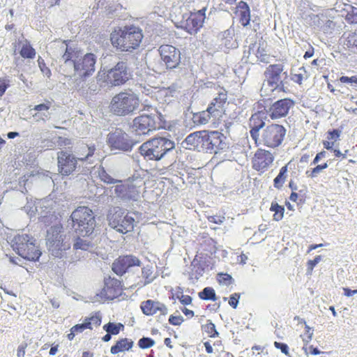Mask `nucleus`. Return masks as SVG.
Instances as JSON below:
<instances>
[{
    "label": "nucleus",
    "mask_w": 357,
    "mask_h": 357,
    "mask_svg": "<svg viewBox=\"0 0 357 357\" xmlns=\"http://www.w3.org/2000/svg\"><path fill=\"white\" fill-rule=\"evenodd\" d=\"M207 8L203 7L195 13H190L189 17L184 22L183 29L190 35H195L203 26L206 19Z\"/></svg>",
    "instance_id": "18"
},
{
    "label": "nucleus",
    "mask_w": 357,
    "mask_h": 357,
    "mask_svg": "<svg viewBox=\"0 0 357 357\" xmlns=\"http://www.w3.org/2000/svg\"><path fill=\"white\" fill-rule=\"evenodd\" d=\"M210 153H218L229 149L227 137L218 130L210 131Z\"/></svg>",
    "instance_id": "21"
},
{
    "label": "nucleus",
    "mask_w": 357,
    "mask_h": 357,
    "mask_svg": "<svg viewBox=\"0 0 357 357\" xmlns=\"http://www.w3.org/2000/svg\"><path fill=\"white\" fill-rule=\"evenodd\" d=\"M155 340L149 337H142L138 341V346L142 349H149L155 344Z\"/></svg>",
    "instance_id": "44"
},
{
    "label": "nucleus",
    "mask_w": 357,
    "mask_h": 357,
    "mask_svg": "<svg viewBox=\"0 0 357 357\" xmlns=\"http://www.w3.org/2000/svg\"><path fill=\"white\" fill-rule=\"evenodd\" d=\"M202 137V145L204 146V150L203 152L204 153H210V131L209 130H203Z\"/></svg>",
    "instance_id": "50"
},
{
    "label": "nucleus",
    "mask_w": 357,
    "mask_h": 357,
    "mask_svg": "<svg viewBox=\"0 0 357 357\" xmlns=\"http://www.w3.org/2000/svg\"><path fill=\"white\" fill-rule=\"evenodd\" d=\"M60 57L59 71L73 81L76 89H83L86 79L96 71L97 55L92 52H86L71 40L57 43Z\"/></svg>",
    "instance_id": "1"
},
{
    "label": "nucleus",
    "mask_w": 357,
    "mask_h": 357,
    "mask_svg": "<svg viewBox=\"0 0 357 357\" xmlns=\"http://www.w3.org/2000/svg\"><path fill=\"white\" fill-rule=\"evenodd\" d=\"M220 107H218L216 106L215 103L211 101V103L208 105L206 111L209 114H211V116L216 118L220 114Z\"/></svg>",
    "instance_id": "53"
},
{
    "label": "nucleus",
    "mask_w": 357,
    "mask_h": 357,
    "mask_svg": "<svg viewBox=\"0 0 357 357\" xmlns=\"http://www.w3.org/2000/svg\"><path fill=\"white\" fill-rule=\"evenodd\" d=\"M273 160L274 158L270 151L259 149L255 154L253 167L257 171L264 170Z\"/></svg>",
    "instance_id": "24"
},
{
    "label": "nucleus",
    "mask_w": 357,
    "mask_h": 357,
    "mask_svg": "<svg viewBox=\"0 0 357 357\" xmlns=\"http://www.w3.org/2000/svg\"><path fill=\"white\" fill-rule=\"evenodd\" d=\"M286 132L287 130L282 125L272 123L261 130L259 139L255 144L273 149L277 148L282 144Z\"/></svg>",
    "instance_id": "13"
},
{
    "label": "nucleus",
    "mask_w": 357,
    "mask_h": 357,
    "mask_svg": "<svg viewBox=\"0 0 357 357\" xmlns=\"http://www.w3.org/2000/svg\"><path fill=\"white\" fill-rule=\"evenodd\" d=\"M227 99V95L226 92H220L218 96L214 98L212 100L213 102L216 104L218 107L221 109L223 107Z\"/></svg>",
    "instance_id": "46"
},
{
    "label": "nucleus",
    "mask_w": 357,
    "mask_h": 357,
    "mask_svg": "<svg viewBox=\"0 0 357 357\" xmlns=\"http://www.w3.org/2000/svg\"><path fill=\"white\" fill-rule=\"evenodd\" d=\"M266 113L263 110L253 114L249 119L250 135L254 142L259 139L261 130L265 127Z\"/></svg>",
    "instance_id": "20"
},
{
    "label": "nucleus",
    "mask_w": 357,
    "mask_h": 357,
    "mask_svg": "<svg viewBox=\"0 0 357 357\" xmlns=\"http://www.w3.org/2000/svg\"><path fill=\"white\" fill-rule=\"evenodd\" d=\"M126 211L121 207L114 206L107 215L109 227L123 234L132 231L135 222V218L130 216L129 211Z\"/></svg>",
    "instance_id": "11"
},
{
    "label": "nucleus",
    "mask_w": 357,
    "mask_h": 357,
    "mask_svg": "<svg viewBox=\"0 0 357 357\" xmlns=\"http://www.w3.org/2000/svg\"><path fill=\"white\" fill-rule=\"evenodd\" d=\"M273 103L271 98L261 100L259 102V108L261 109V110H263L266 113V116H267L269 108Z\"/></svg>",
    "instance_id": "54"
},
{
    "label": "nucleus",
    "mask_w": 357,
    "mask_h": 357,
    "mask_svg": "<svg viewBox=\"0 0 357 357\" xmlns=\"http://www.w3.org/2000/svg\"><path fill=\"white\" fill-rule=\"evenodd\" d=\"M99 176L102 181L107 184L119 183L120 181L114 178L109 174H108L104 168H101V171L99 172Z\"/></svg>",
    "instance_id": "43"
},
{
    "label": "nucleus",
    "mask_w": 357,
    "mask_h": 357,
    "mask_svg": "<svg viewBox=\"0 0 357 357\" xmlns=\"http://www.w3.org/2000/svg\"><path fill=\"white\" fill-rule=\"evenodd\" d=\"M331 163V160H329L323 164L317 165L314 168L311 169L310 170H307L305 172V174L307 177L313 178L316 177L324 169L328 168Z\"/></svg>",
    "instance_id": "39"
},
{
    "label": "nucleus",
    "mask_w": 357,
    "mask_h": 357,
    "mask_svg": "<svg viewBox=\"0 0 357 357\" xmlns=\"http://www.w3.org/2000/svg\"><path fill=\"white\" fill-rule=\"evenodd\" d=\"M218 280L220 284H223L225 285H229L234 281L231 275L224 273H219L218 274Z\"/></svg>",
    "instance_id": "47"
},
{
    "label": "nucleus",
    "mask_w": 357,
    "mask_h": 357,
    "mask_svg": "<svg viewBox=\"0 0 357 357\" xmlns=\"http://www.w3.org/2000/svg\"><path fill=\"white\" fill-rule=\"evenodd\" d=\"M306 344L303 347V350L304 351L305 354L307 355L308 354H310L312 355L316 356L319 355L321 353H322L318 347H314L313 345L309 346V347H305Z\"/></svg>",
    "instance_id": "63"
},
{
    "label": "nucleus",
    "mask_w": 357,
    "mask_h": 357,
    "mask_svg": "<svg viewBox=\"0 0 357 357\" xmlns=\"http://www.w3.org/2000/svg\"><path fill=\"white\" fill-rule=\"evenodd\" d=\"M202 328L208 334L210 337L214 338L219 336V333L216 330L215 324H213L210 319L207 320L206 324L202 325Z\"/></svg>",
    "instance_id": "40"
},
{
    "label": "nucleus",
    "mask_w": 357,
    "mask_h": 357,
    "mask_svg": "<svg viewBox=\"0 0 357 357\" xmlns=\"http://www.w3.org/2000/svg\"><path fill=\"white\" fill-rule=\"evenodd\" d=\"M140 100L137 94L131 91H124L112 97L109 112L117 116L133 115L139 109Z\"/></svg>",
    "instance_id": "7"
},
{
    "label": "nucleus",
    "mask_w": 357,
    "mask_h": 357,
    "mask_svg": "<svg viewBox=\"0 0 357 357\" xmlns=\"http://www.w3.org/2000/svg\"><path fill=\"white\" fill-rule=\"evenodd\" d=\"M31 211H36L39 215V219H41L42 221L46 222L45 219L48 216V213H50L52 211V208H50L48 206H45L43 202H38L35 204L34 210L30 209Z\"/></svg>",
    "instance_id": "35"
},
{
    "label": "nucleus",
    "mask_w": 357,
    "mask_h": 357,
    "mask_svg": "<svg viewBox=\"0 0 357 357\" xmlns=\"http://www.w3.org/2000/svg\"><path fill=\"white\" fill-rule=\"evenodd\" d=\"M267 84L273 87L272 91L288 92L289 82L287 72H284V65L281 63L269 65L264 73Z\"/></svg>",
    "instance_id": "12"
},
{
    "label": "nucleus",
    "mask_w": 357,
    "mask_h": 357,
    "mask_svg": "<svg viewBox=\"0 0 357 357\" xmlns=\"http://www.w3.org/2000/svg\"><path fill=\"white\" fill-rule=\"evenodd\" d=\"M103 330L107 333L113 335H118L121 331L124 329V326L121 323L108 322L103 326Z\"/></svg>",
    "instance_id": "37"
},
{
    "label": "nucleus",
    "mask_w": 357,
    "mask_h": 357,
    "mask_svg": "<svg viewBox=\"0 0 357 357\" xmlns=\"http://www.w3.org/2000/svg\"><path fill=\"white\" fill-rule=\"evenodd\" d=\"M250 11L240 12L239 22L243 26L247 28L250 24Z\"/></svg>",
    "instance_id": "48"
},
{
    "label": "nucleus",
    "mask_w": 357,
    "mask_h": 357,
    "mask_svg": "<svg viewBox=\"0 0 357 357\" xmlns=\"http://www.w3.org/2000/svg\"><path fill=\"white\" fill-rule=\"evenodd\" d=\"M144 110L148 112L142 114L132 120V128L138 135H149L151 132L162 128L165 123L163 115L156 108L148 106Z\"/></svg>",
    "instance_id": "6"
},
{
    "label": "nucleus",
    "mask_w": 357,
    "mask_h": 357,
    "mask_svg": "<svg viewBox=\"0 0 357 357\" xmlns=\"http://www.w3.org/2000/svg\"><path fill=\"white\" fill-rule=\"evenodd\" d=\"M152 267L149 266H146L143 267L142 269V277L145 279L144 285H147L151 283L155 277H151L152 274Z\"/></svg>",
    "instance_id": "42"
},
{
    "label": "nucleus",
    "mask_w": 357,
    "mask_h": 357,
    "mask_svg": "<svg viewBox=\"0 0 357 357\" xmlns=\"http://www.w3.org/2000/svg\"><path fill=\"white\" fill-rule=\"evenodd\" d=\"M342 130L340 129H330L327 131V138L328 140H337L340 138Z\"/></svg>",
    "instance_id": "58"
},
{
    "label": "nucleus",
    "mask_w": 357,
    "mask_h": 357,
    "mask_svg": "<svg viewBox=\"0 0 357 357\" xmlns=\"http://www.w3.org/2000/svg\"><path fill=\"white\" fill-rule=\"evenodd\" d=\"M255 55L258 60H259L261 62L263 63H268V55L265 53V50L264 48H261L260 46H259L256 50Z\"/></svg>",
    "instance_id": "56"
},
{
    "label": "nucleus",
    "mask_w": 357,
    "mask_h": 357,
    "mask_svg": "<svg viewBox=\"0 0 357 357\" xmlns=\"http://www.w3.org/2000/svg\"><path fill=\"white\" fill-rule=\"evenodd\" d=\"M211 117L206 110L194 113L192 116V121L195 124L201 125L206 124L208 122V120Z\"/></svg>",
    "instance_id": "38"
},
{
    "label": "nucleus",
    "mask_w": 357,
    "mask_h": 357,
    "mask_svg": "<svg viewBox=\"0 0 357 357\" xmlns=\"http://www.w3.org/2000/svg\"><path fill=\"white\" fill-rule=\"evenodd\" d=\"M294 103L292 99L288 98L278 100L270 107L268 115L273 120L285 117Z\"/></svg>",
    "instance_id": "19"
},
{
    "label": "nucleus",
    "mask_w": 357,
    "mask_h": 357,
    "mask_svg": "<svg viewBox=\"0 0 357 357\" xmlns=\"http://www.w3.org/2000/svg\"><path fill=\"white\" fill-rule=\"evenodd\" d=\"M270 211L274 213L273 215V220L278 222L284 218V207L280 205L276 201L272 202Z\"/></svg>",
    "instance_id": "34"
},
{
    "label": "nucleus",
    "mask_w": 357,
    "mask_h": 357,
    "mask_svg": "<svg viewBox=\"0 0 357 357\" xmlns=\"http://www.w3.org/2000/svg\"><path fill=\"white\" fill-rule=\"evenodd\" d=\"M346 19L351 24H357V8L351 7L347 12Z\"/></svg>",
    "instance_id": "55"
},
{
    "label": "nucleus",
    "mask_w": 357,
    "mask_h": 357,
    "mask_svg": "<svg viewBox=\"0 0 357 357\" xmlns=\"http://www.w3.org/2000/svg\"><path fill=\"white\" fill-rule=\"evenodd\" d=\"M158 51L161 62L146 63L149 69L155 73H160L165 68L168 70L181 69L183 64L181 61V52L178 48L172 45L163 44L159 47Z\"/></svg>",
    "instance_id": "8"
},
{
    "label": "nucleus",
    "mask_w": 357,
    "mask_h": 357,
    "mask_svg": "<svg viewBox=\"0 0 357 357\" xmlns=\"http://www.w3.org/2000/svg\"><path fill=\"white\" fill-rule=\"evenodd\" d=\"M36 242V240L29 234H18L13 238L12 247L24 259L36 262L42 255V251Z\"/></svg>",
    "instance_id": "10"
},
{
    "label": "nucleus",
    "mask_w": 357,
    "mask_h": 357,
    "mask_svg": "<svg viewBox=\"0 0 357 357\" xmlns=\"http://www.w3.org/2000/svg\"><path fill=\"white\" fill-rule=\"evenodd\" d=\"M57 169L63 178L70 175L87 174L88 167H82L79 162H83L81 157H77L70 151L61 150L57 152Z\"/></svg>",
    "instance_id": "9"
},
{
    "label": "nucleus",
    "mask_w": 357,
    "mask_h": 357,
    "mask_svg": "<svg viewBox=\"0 0 357 357\" xmlns=\"http://www.w3.org/2000/svg\"><path fill=\"white\" fill-rule=\"evenodd\" d=\"M38 67L40 68V71L43 74V75L50 78L52 75V73L50 69L46 66L44 59L39 56L38 59Z\"/></svg>",
    "instance_id": "51"
},
{
    "label": "nucleus",
    "mask_w": 357,
    "mask_h": 357,
    "mask_svg": "<svg viewBox=\"0 0 357 357\" xmlns=\"http://www.w3.org/2000/svg\"><path fill=\"white\" fill-rule=\"evenodd\" d=\"M321 256L317 255L314 259H310L307 262L306 275H311L314 268L321 261Z\"/></svg>",
    "instance_id": "45"
},
{
    "label": "nucleus",
    "mask_w": 357,
    "mask_h": 357,
    "mask_svg": "<svg viewBox=\"0 0 357 357\" xmlns=\"http://www.w3.org/2000/svg\"><path fill=\"white\" fill-rule=\"evenodd\" d=\"M322 22L321 30L326 34H332L335 30L336 23L331 20H326L325 22L322 20Z\"/></svg>",
    "instance_id": "41"
},
{
    "label": "nucleus",
    "mask_w": 357,
    "mask_h": 357,
    "mask_svg": "<svg viewBox=\"0 0 357 357\" xmlns=\"http://www.w3.org/2000/svg\"><path fill=\"white\" fill-rule=\"evenodd\" d=\"M36 50L31 46L29 41L26 40V43L22 45L20 50V56L24 59H33L36 56Z\"/></svg>",
    "instance_id": "33"
},
{
    "label": "nucleus",
    "mask_w": 357,
    "mask_h": 357,
    "mask_svg": "<svg viewBox=\"0 0 357 357\" xmlns=\"http://www.w3.org/2000/svg\"><path fill=\"white\" fill-rule=\"evenodd\" d=\"M210 153H218L229 149L227 137L218 130L210 131Z\"/></svg>",
    "instance_id": "22"
},
{
    "label": "nucleus",
    "mask_w": 357,
    "mask_h": 357,
    "mask_svg": "<svg viewBox=\"0 0 357 357\" xmlns=\"http://www.w3.org/2000/svg\"><path fill=\"white\" fill-rule=\"evenodd\" d=\"M231 17V13L227 10L225 5L220 3L217 7H212L208 13V17H212L213 20H219L222 18L226 21H229Z\"/></svg>",
    "instance_id": "30"
},
{
    "label": "nucleus",
    "mask_w": 357,
    "mask_h": 357,
    "mask_svg": "<svg viewBox=\"0 0 357 357\" xmlns=\"http://www.w3.org/2000/svg\"><path fill=\"white\" fill-rule=\"evenodd\" d=\"M273 344L274 347L276 349H280L282 354L289 356V346L286 343L275 341Z\"/></svg>",
    "instance_id": "62"
},
{
    "label": "nucleus",
    "mask_w": 357,
    "mask_h": 357,
    "mask_svg": "<svg viewBox=\"0 0 357 357\" xmlns=\"http://www.w3.org/2000/svg\"><path fill=\"white\" fill-rule=\"evenodd\" d=\"M105 285L110 291L109 298H119L122 293L121 282L117 279L113 278L109 282H105Z\"/></svg>",
    "instance_id": "31"
},
{
    "label": "nucleus",
    "mask_w": 357,
    "mask_h": 357,
    "mask_svg": "<svg viewBox=\"0 0 357 357\" xmlns=\"http://www.w3.org/2000/svg\"><path fill=\"white\" fill-rule=\"evenodd\" d=\"M203 130L197 131L188 135L183 143H185L187 145L190 146L188 149L197 151L199 152H203L204 146L202 145V137Z\"/></svg>",
    "instance_id": "27"
},
{
    "label": "nucleus",
    "mask_w": 357,
    "mask_h": 357,
    "mask_svg": "<svg viewBox=\"0 0 357 357\" xmlns=\"http://www.w3.org/2000/svg\"><path fill=\"white\" fill-rule=\"evenodd\" d=\"M287 165H286L282 167L279 171V174L273 179V186L278 190L282 188L286 181L288 171Z\"/></svg>",
    "instance_id": "32"
},
{
    "label": "nucleus",
    "mask_w": 357,
    "mask_h": 357,
    "mask_svg": "<svg viewBox=\"0 0 357 357\" xmlns=\"http://www.w3.org/2000/svg\"><path fill=\"white\" fill-rule=\"evenodd\" d=\"M96 216L89 207L78 206L70 215L67 227L80 235L100 234L101 225L97 222Z\"/></svg>",
    "instance_id": "4"
},
{
    "label": "nucleus",
    "mask_w": 357,
    "mask_h": 357,
    "mask_svg": "<svg viewBox=\"0 0 357 357\" xmlns=\"http://www.w3.org/2000/svg\"><path fill=\"white\" fill-rule=\"evenodd\" d=\"M10 86V81L8 79L4 77H0V97L3 96Z\"/></svg>",
    "instance_id": "61"
},
{
    "label": "nucleus",
    "mask_w": 357,
    "mask_h": 357,
    "mask_svg": "<svg viewBox=\"0 0 357 357\" xmlns=\"http://www.w3.org/2000/svg\"><path fill=\"white\" fill-rule=\"evenodd\" d=\"M339 81L343 84H350L351 85L357 86V76H344L342 75L339 78Z\"/></svg>",
    "instance_id": "60"
},
{
    "label": "nucleus",
    "mask_w": 357,
    "mask_h": 357,
    "mask_svg": "<svg viewBox=\"0 0 357 357\" xmlns=\"http://www.w3.org/2000/svg\"><path fill=\"white\" fill-rule=\"evenodd\" d=\"M198 296L200 299L204 301H215L218 299L215 291L211 287H206L204 288L198 293Z\"/></svg>",
    "instance_id": "36"
},
{
    "label": "nucleus",
    "mask_w": 357,
    "mask_h": 357,
    "mask_svg": "<svg viewBox=\"0 0 357 357\" xmlns=\"http://www.w3.org/2000/svg\"><path fill=\"white\" fill-rule=\"evenodd\" d=\"M66 236L63 234V227L60 224L53 225L47 230L46 245L55 243L59 240H66Z\"/></svg>",
    "instance_id": "28"
},
{
    "label": "nucleus",
    "mask_w": 357,
    "mask_h": 357,
    "mask_svg": "<svg viewBox=\"0 0 357 357\" xmlns=\"http://www.w3.org/2000/svg\"><path fill=\"white\" fill-rule=\"evenodd\" d=\"M224 45L227 49H236L238 47V43L236 39L233 40L232 38H225Z\"/></svg>",
    "instance_id": "64"
},
{
    "label": "nucleus",
    "mask_w": 357,
    "mask_h": 357,
    "mask_svg": "<svg viewBox=\"0 0 357 357\" xmlns=\"http://www.w3.org/2000/svg\"><path fill=\"white\" fill-rule=\"evenodd\" d=\"M240 298H241L240 293H234V294H231L230 296L229 297V305L232 308L236 309L238 305V303H239Z\"/></svg>",
    "instance_id": "57"
},
{
    "label": "nucleus",
    "mask_w": 357,
    "mask_h": 357,
    "mask_svg": "<svg viewBox=\"0 0 357 357\" xmlns=\"http://www.w3.org/2000/svg\"><path fill=\"white\" fill-rule=\"evenodd\" d=\"M138 151L146 161L174 159L177 153L174 142L165 137L148 140L139 147Z\"/></svg>",
    "instance_id": "3"
},
{
    "label": "nucleus",
    "mask_w": 357,
    "mask_h": 357,
    "mask_svg": "<svg viewBox=\"0 0 357 357\" xmlns=\"http://www.w3.org/2000/svg\"><path fill=\"white\" fill-rule=\"evenodd\" d=\"M82 148L87 151L86 155L84 157H81L83 162L86 161L89 157H91L96 151L95 144H86L84 143H82Z\"/></svg>",
    "instance_id": "49"
},
{
    "label": "nucleus",
    "mask_w": 357,
    "mask_h": 357,
    "mask_svg": "<svg viewBox=\"0 0 357 357\" xmlns=\"http://www.w3.org/2000/svg\"><path fill=\"white\" fill-rule=\"evenodd\" d=\"M73 236L72 244L73 250L93 252L101 241L100 234H92L80 235L75 234Z\"/></svg>",
    "instance_id": "15"
},
{
    "label": "nucleus",
    "mask_w": 357,
    "mask_h": 357,
    "mask_svg": "<svg viewBox=\"0 0 357 357\" xmlns=\"http://www.w3.org/2000/svg\"><path fill=\"white\" fill-rule=\"evenodd\" d=\"M48 250L54 257L62 259L66 257V251L71 247V243L68 240H59L55 243L47 244Z\"/></svg>",
    "instance_id": "25"
},
{
    "label": "nucleus",
    "mask_w": 357,
    "mask_h": 357,
    "mask_svg": "<svg viewBox=\"0 0 357 357\" xmlns=\"http://www.w3.org/2000/svg\"><path fill=\"white\" fill-rule=\"evenodd\" d=\"M114 192L117 198L123 203L127 204L130 202H136L139 197V190L136 185L130 182L120 183L112 187L111 191Z\"/></svg>",
    "instance_id": "16"
},
{
    "label": "nucleus",
    "mask_w": 357,
    "mask_h": 357,
    "mask_svg": "<svg viewBox=\"0 0 357 357\" xmlns=\"http://www.w3.org/2000/svg\"><path fill=\"white\" fill-rule=\"evenodd\" d=\"M107 143L112 151L118 150L128 152L132 149L137 142H134L123 130L116 128L107 135Z\"/></svg>",
    "instance_id": "14"
},
{
    "label": "nucleus",
    "mask_w": 357,
    "mask_h": 357,
    "mask_svg": "<svg viewBox=\"0 0 357 357\" xmlns=\"http://www.w3.org/2000/svg\"><path fill=\"white\" fill-rule=\"evenodd\" d=\"M143 38L142 29L135 25L119 27L110 34L112 46L121 52H132L139 47Z\"/></svg>",
    "instance_id": "5"
},
{
    "label": "nucleus",
    "mask_w": 357,
    "mask_h": 357,
    "mask_svg": "<svg viewBox=\"0 0 357 357\" xmlns=\"http://www.w3.org/2000/svg\"><path fill=\"white\" fill-rule=\"evenodd\" d=\"M140 309L146 316H152L158 312H160V315L162 316H165L168 313V309L164 303L151 299L142 302Z\"/></svg>",
    "instance_id": "23"
},
{
    "label": "nucleus",
    "mask_w": 357,
    "mask_h": 357,
    "mask_svg": "<svg viewBox=\"0 0 357 357\" xmlns=\"http://www.w3.org/2000/svg\"><path fill=\"white\" fill-rule=\"evenodd\" d=\"M179 289L181 290V295H178V294H177V299L183 305H190L192 302V298L190 296L184 295L183 294V289L181 288H179Z\"/></svg>",
    "instance_id": "52"
},
{
    "label": "nucleus",
    "mask_w": 357,
    "mask_h": 357,
    "mask_svg": "<svg viewBox=\"0 0 357 357\" xmlns=\"http://www.w3.org/2000/svg\"><path fill=\"white\" fill-rule=\"evenodd\" d=\"M184 321V318L181 315H174L169 316L168 322L172 326H180Z\"/></svg>",
    "instance_id": "59"
},
{
    "label": "nucleus",
    "mask_w": 357,
    "mask_h": 357,
    "mask_svg": "<svg viewBox=\"0 0 357 357\" xmlns=\"http://www.w3.org/2000/svg\"><path fill=\"white\" fill-rule=\"evenodd\" d=\"M134 346V342L129 338L123 337L119 339L116 343L112 346L110 352L112 354H118L120 352L130 351Z\"/></svg>",
    "instance_id": "29"
},
{
    "label": "nucleus",
    "mask_w": 357,
    "mask_h": 357,
    "mask_svg": "<svg viewBox=\"0 0 357 357\" xmlns=\"http://www.w3.org/2000/svg\"><path fill=\"white\" fill-rule=\"evenodd\" d=\"M119 61L106 70L104 68L98 72L96 79L102 80L108 86H120L132 79L134 66L137 57L133 54H123Z\"/></svg>",
    "instance_id": "2"
},
{
    "label": "nucleus",
    "mask_w": 357,
    "mask_h": 357,
    "mask_svg": "<svg viewBox=\"0 0 357 357\" xmlns=\"http://www.w3.org/2000/svg\"><path fill=\"white\" fill-rule=\"evenodd\" d=\"M52 106V102L45 100L44 102L36 105L31 110L36 111L37 112L33 114V117L36 119V121L39 122L43 121L45 122L47 120L50 119L51 113L49 112Z\"/></svg>",
    "instance_id": "26"
},
{
    "label": "nucleus",
    "mask_w": 357,
    "mask_h": 357,
    "mask_svg": "<svg viewBox=\"0 0 357 357\" xmlns=\"http://www.w3.org/2000/svg\"><path fill=\"white\" fill-rule=\"evenodd\" d=\"M139 259L132 255H126L116 259L112 266L113 272L119 276L123 275L128 270L135 266H141Z\"/></svg>",
    "instance_id": "17"
}]
</instances>
